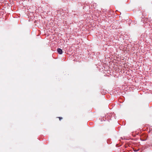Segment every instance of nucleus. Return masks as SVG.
<instances>
[{"instance_id": "1", "label": "nucleus", "mask_w": 152, "mask_h": 152, "mask_svg": "<svg viewBox=\"0 0 152 152\" xmlns=\"http://www.w3.org/2000/svg\"><path fill=\"white\" fill-rule=\"evenodd\" d=\"M57 51L59 54H61L62 53V50L61 48L58 49Z\"/></svg>"}, {"instance_id": "2", "label": "nucleus", "mask_w": 152, "mask_h": 152, "mask_svg": "<svg viewBox=\"0 0 152 152\" xmlns=\"http://www.w3.org/2000/svg\"><path fill=\"white\" fill-rule=\"evenodd\" d=\"M59 118L60 120H61V119H62V117H59Z\"/></svg>"}]
</instances>
